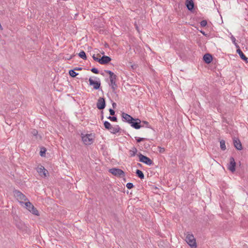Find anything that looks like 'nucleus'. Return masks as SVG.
<instances>
[{"instance_id":"33","label":"nucleus","mask_w":248,"mask_h":248,"mask_svg":"<svg viewBox=\"0 0 248 248\" xmlns=\"http://www.w3.org/2000/svg\"><path fill=\"white\" fill-rule=\"evenodd\" d=\"M91 71L92 72H93V73H95V74H98V70H97V69H96L95 68H93L91 69Z\"/></svg>"},{"instance_id":"40","label":"nucleus","mask_w":248,"mask_h":248,"mask_svg":"<svg viewBox=\"0 0 248 248\" xmlns=\"http://www.w3.org/2000/svg\"><path fill=\"white\" fill-rule=\"evenodd\" d=\"M114 105H116V104L113 103V106L114 107Z\"/></svg>"},{"instance_id":"35","label":"nucleus","mask_w":248,"mask_h":248,"mask_svg":"<svg viewBox=\"0 0 248 248\" xmlns=\"http://www.w3.org/2000/svg\"><path fill=\"white\" fill-rule=\"evenodd\" d=\"M109 111V112H110V114L111 115H114L115 111L113 109H112L111 108H110Z\"/></svg>"},{"instance_id":"17","label":"nucleus","mask_w":248,"mask_h":248,"mask_svg":"<svg viewBox=\"0 0 248 248\" xmlns=\"http://www.w3.org/2000/svg\"><path fill=\"white\" fill-rule=\"evenodd\" d=\"M186 5L189 10H192L194 8V2L192 0H187Z\"/></svg>"},{"instance_id":"4","label":"nucleus","mask_w":248,"mask_h":248,"mask_svg":"<svg viewBox=\"0 0 248 248\" xmlns=\"http://www.w3.org/2000/svg\"><path fill=\"white\" fill-rule=\"evenodd\" d=\"M94 138V135L91 134H86L82 136V139L84 144L86 145H90L93 142Z\"/></svg>"},{"instance_id":"19","label":"nucleus","mask_w":248,"mask_h":248,"mask_svg":"<svg viewBox=\"0 0 248 248\" xmlns=\"http://www.w3.org/2000/svg\"><path fill=\"white\" fill-rule=\"evenodd\" d=\"M236 52L238 54H239L240 58L244 61H247L248 58L246 57L244 54L242 52V51L239 48L237 49Z\"/></svg>"},{"instance_id":"15","label":"nucleus","mask_w":248,"mask_h":248,"mask_svg":"<svg viewBox=\"0 0 248 248\" xmlns=\"http://www.w3.org/2000/svg\"><path fill=\"white\" fill-rule=\"evenodd\" d=\"M212 57L209 54H206L203 56V59L207 63H210L212 61Z\"/></svg>"},{"instance_id":"26","label":"nucleus","mask_w":248,"mask_h":248,"mask_svg":"<svg viewBox=\"0 0 248 248\" xmlns=\"http://www.w3.org/2000/svg\"><path fill=\"white\" fill-rule=\"evenodd\" d=\"M231 39L232 41V43H233V44L235 45L236 47L238 48L239 46L236 44V39H235V37L233 35L231 36Z\"/></svg>"},{"instance_id":"10","label":"nucleus","mask_w":248,"mask_h":248,"mask_svg":"<svg viewBox=\"0 0 248 248\" xmlns=\"http://www.w3.org/2000/svg\"><path fill=\"white\" fill-rule=\"evenodd\" d=\"M111 61V58L107 56H103L98 60V62L101 64H107Z\"/></svg>"},{"instance_id":"36","label":"nucleus","mask_w":248,"mask_h":248,"mask_svg":"<svg viewBox=\"0 0 248 248\" xmlns=\"http://www.w3.org/2000/svg\"><path fill=\"white\" fill-rule=\"evenodd\" d=\"M93 58L94 61H97L98 62V60L100 59V58L96 57L94 55L93 56Z\"/></svg>"},{"instance_id":"21","label":"nucleus","mask_w":248,"mask_h":248,"mask_svg":"<svg viewBox=\"0 0 248 248\" xmlns=\"http://www.w3.org/2000/svg\"><path fill=\"white\" fill-rule=\"evenodd\" d=\"M136 173L140 179H142L144 178V175L142 171H141L140 170H137Z\"/></svg>"},{"instance_id":"14","label":"nucleus","mask_w":248,"mask_h":248,"mask_svg":"<svg viewBox=\"0 0 248 248\" xmlns=\"http://www.w3.org/2000/svg\"><path fill=\"white\" fill-rule=\"evenodd\" d=\"M109 78L110 81V86L113 90H115L117 87V84H116V76L112 77H109Z\"/></svg>"},{"instance_id":"25","label":"nucleus","mask_w":248,"mask_h":248,"mask_svg":"<svg viewBox=\"0 0 248 248\" xmlns=\"http://www.w3.org/2000/svg\"><path fill=\"white\" fill-rule=\"evenodd\" d=\"M69 74L70 76H71L72 77H75L76 76L78 75V73H76L75 71V70H70L69 71Z\"/></svg>"},{"instance_id":"9","label":"nucleus","mask_w":248,"mask_h":248,"mask_svg":"<svg viewBox=\"0 0 248 248\" xmlns=\"http://www.w3.org/2000/svg\"><path fill=\"white\" fill-rule=\"evenodd\" d=\"M90 85L93 86V89L95 90L98 89L100 87V82L98 81H94L91 78L89 79Z\"/></svg>"},{"instance_id":"3","label":"nucleus","mask_w":248,"mask_h":248,"mask_svg":"<svg viewBox=\"0 0 248 248\" xmlns=\"http://www.w3.org/2000/svg\"><path fill=\"white\" fill-rule=\"evenodd\" d=\"M186 241L191 248H196L197 244L194 236L190 233L187 234L186 237Z\"/></svg>"},{"instance_id":"22","label":"nucleus","mask_w":248,"mask_h":248,"mask_svg":"<svg viewBox=\"0 0 248 248\" xmlns=\"http://www.w3.org/2000/svg\"><path fill=\"white\" fill-rule=\"evenodd\" d=\"M30 212L34 215H36V216L39 215L38 211L34 207V206H33L32 209H31L30 211Z\"/></svg>"},{"instance_id":"20","label":"nucleus","mask_w":248,"mask_h":248,"mask_svg":"<svg viewBox=\"0 0 248 248\" xmlns=\"http://www.w3.org/2000/svg\"><path fill=\"white\" fill-rule=\"evenodd\" d=\"M137 153V149L134 147L132 148L131 149L129 150V155L131 156H135Z\"/></svg>"},{"instance_id":"13","label":"nucleus","mask_w":248,"mask_h":248,"mask_svg":"<svg viewBox=\"0 0 248 248\" xmlns=\"http://www.w3.org/2000/svg\"><path fill=\"white\" fill-rule=\"evenodd\" d=\"M134 121L136 122H134L133 121H132L130 123L131 126L135 128V129H140L141 127L140 125V119H136Z\"/></svg>"},{"instance_id":"39","label":"nucleus","mask_w":248,"mask_h":248,"mask_svg":"<svg viewBox=\"0 0 248 248\" xmlns=\"http://www.w3.org/2000/svg\"><path fill=\"white\" fill-rule=\"evenodd\" d=\"M81 68H75L74 70H81Z\"/></svg>"},{"instance_id":"6","label":"nucleus","mask_w":248,"mask_h":248,"mask_svg":"<svg viewBox=\"0 0 248 248\" xmlns=\"http://www.w3.org/2000/svg\"><path fill=\"white\" fill-rule=\"evenodd\" d=\"M36 170L41 177H46L48 175V171L43 166L38 167Z\"/></svg>"},{"instance_id":"27","label":"nucleus","mask_w":248,"mask_h":248,"mask_svg":"<svg viewBox=\"0 0 248 248\" xmlns=\"http://www.w3.org/2000/svg\"><path fill=\"white\" fill-rule=\"evenodd\" d=\"M200 24H201V26L202 27H205L207 25V21L206 20H202L201 22H200Z\"/></svg>"},{"instance_id":"16","label":"nucleus","mask_w":248,"mask_h":248,"mask_svg":"<svg viewBox=\"0 0 248 248\" xmlns=\"http://www.w3.org/2000/svg\"><path fill=\"white\" fill-rule=\"evenodd\" d=\"M233 144L235 147L238 150H241L242 149L241 142L238 140H234Z\"/></svg>"},{"instance_id":"23","label":"nucleus","mask_w":248,"mask_h":248,"mask_svg":"<svg viewBox=\"0 0 248 248\" xmlns=\"http://www.w3.org/2000/svg\"><path fill=\"white\" fill-rule=\"evenodd\" d=\"M78 56L83 60H86L87 58L86 54L84 51H80L78 54Z\"/></svg>"},{"instance_id":"34","label":"nucleus","mask_w":248,"mask_h":248,"mask_svg":"<svg viewBox=\"0 0 248 248\" xmlns=\"http://www.w3.org/2000/svg\"><path fill=\"white\" fill-rule=\"evenodd\" d=\"M136 139L138 142H140L144 140V139L142 138H136Z\"/></svg>"},{"instance_id":"8","label":"nucleus","mask_w":248,"mask_h":248,"mask_svg":"<svg viewBox=\"0 0 248 248\" xmlns=\"http://www.w3.org/2000/svg\"><path fill=\"white\" fill-rule=\"evenodd\" d=\"M109 171L112 174L117 176H124V172L121 169L112 168L109 169Z\"/></svg>"},{"instance_id":"24","label":"nucleus","mask_w":248,"mask_h":248,"mask_svg":"<svg viewBox=\"0 0 248 248\" xmlns=\"http://www.w3.org/2000/svg\"><path fill=\"white\" fill-rule=\"evenodd\" d=\"M220 148L222 150L226 149L225 141L224 140H221L220 141Z\"/></svg>"},{"instance_id":"18","label":"nucleus","mask_w":248,"mask_h":248,"mask_svg":"<svg viewBox=\"0 0 248 248\" xmlns=\"http://www.w3.org/2000/svg\"><path fill=\"white\" fill-rule=\"evenodd\" d=\"M25 207L26 208V209L30 211L31 209H32L33 207V205L28 200L26 202L24 203Z\"/></svg>"},{"instance_id":"5","label":"nucleus","mask_w":248,"mask_h":248,"mask_svg":"<svg viewBox=\"0 0 248 248\" xmlns=\"http://www.w3.org/2000/svg\"><path fill=\"white\" fill-rule=\"evenodd\" d=\"M138 156L140 162H143L148 165H151L153 164V161L149 157L141 154H139Z\"/></svg>"},{"instance_id":"28","label":"nucleus","mask_w":248,"mask_h":248,"mask_svg":"<svg viewBox=\"0 0 248 248\" xmlns=\"http://www.w3.org/2000/svg\"><path fill=\"white\" fill-rule=\"evenodd\" d=\"M134 186V185L132 183H128L127 184H126V187L128 189H131Z\"/></svg>"},{"instance_id":"7","label":"nucleus","mask_w":248,"mask_h":248,"mask_svg":"<svg viewBox=\"0 0 248 248\" xmlns=\"http://www.w3.org/2000/svg\"><path fill=\"white\" fill-rule=\"evenodd\" d=\"M236 163L233 157L230 158V162L228 164V169L232 172H234L235 171Z\"/></svg>"},{"instance_id":"11","label":"nucleus","mask_w":248,"mask_h":248,"mask_svg":"<svg viewBox=\"0 0 248 248\" xmlns=\"http://www.w3.org/2000/svg\"><path fill=\"white\" fill-rule=\"evenodd\" d=\"M97 108L99 109H102L105 107V101L103 98H99L97 103Z\"/></svg>"},{"instance_id":"37","label":"nucleus","mask_w":248,"mask_h":248,"mask_svg":"<svg viewBox=\"0 0 248 248\" xmlns=\"http://www.w3.org/2000/svg\"><path fill=\"white\" fill-rule=\"evenodd\" d=\"M200 32L204 35L206 36V34H205V32L202 31H200Z\"/></svg>"},{"instance_id":"38","label":"nucleus","mask_w":248,"mask_h":248,"mask_svg":"<svg viewBox=\"0 0 248 248\" xmlns=\"http://www.w3.org/2000/svg\"><path fill=\"white\" fill-rule=\"evenodd\" d=\"M44 153H45V152H43V151H41L40 152V155L42 156H43Z\"/></svg>"},{"instance_id":"2","label":"nucleus","mask_w":248,"mask_h":248,"mask_svg":"<svg viewBox=\"0 0 248 248\" xmlns=\"http://www.w3.org/2000/svg\"><path fill=\"white\" fill-rule=\"evenodd\" d=\"M14 195L15 198L21 204H24L26 202L28 201L26 197L19 191H14Z\"/></svg>"},{"instance_id":"30","label":"nucleus","mask_w":248,"mask_h":248,"mask_svg":"<svg viewBox=\"0 0 248 248\" xmlns=\"http://www.w3.org/2000/svg\"><path fill=\"white\" fill-rule=\"evenodd\" d=\"M158 151L160 153H164L165 151V149L163 147H158Z\"/></svg>"},{"instance_id":"29","label":"nucleus","mask_w":248,"mask_h":248,"mask_svg":"<svg viewBox=\"0 0 248 248\" xmlns=\"http://www.w3.org/2000/svg\"><path fill=\"white\" fill-rule=\"evenodd\" d=\"M108 119H109L110 121H114V122H116L117 120V118L114 116H113V117L109 116L108 117Z\"/></svg>"},{"instance_id":"1","label":"nucleus","mask_w":248,"mask_h":248,"mask_svg":"<svg viewBox=\"0 0 248 248\" xmlns=\"http://www.w3.org/2000/svg\"><path fill=\"white\" fill-rule=\"evenodd\" d=\"M104 124L105 127L112 134H116L121 130V128L118 125L113 126L108 121H105Z\"/></svg>"},{"instance_id":"32","label":"nucleus","mask_w":248,"mask_h":248,"mask_svg":"<svg viewBox=\"0 0 248 248\" xmlns=\"http://www.w3.org/2000/svg\"><path fill=\"white\" fill-rule=\"evenodd\" d=\"M38 132L36 130L33 129L31 131V134L34 136H36L37 135Z\"/></svg>"},{"instance_id":"12","label":"nucleus","mask_w":248,"mask_h":248,"mask_svg":"<svg viewBox=\"0 0 248 248\" xmlns=\"http://www.w3.org/2000/svg\"><path fill=\"white\" fill-rule=\"evenodd\" d=\"M122 117H123V119L124 120V121L128 122L129 124H130L132 121H133L134 120H135V119L133 117H132L130 115H129L125 113H122Z\"/></svg>"},{"instance_id":"31","label":"nucleus","mask_w":248,"mask_h":248,"mask_svg":"<svg viewBox=\"0 0 248 248\" xmlns=\"http://www.w3.org/2000/svg\"><path fill=\"white\" fill-rule=\"evenodd\" d=\"M106 73H108L109 75V77H112L113 76H116L113 72L109 70L107 71Z\"/></svg>"}]
</instances>
